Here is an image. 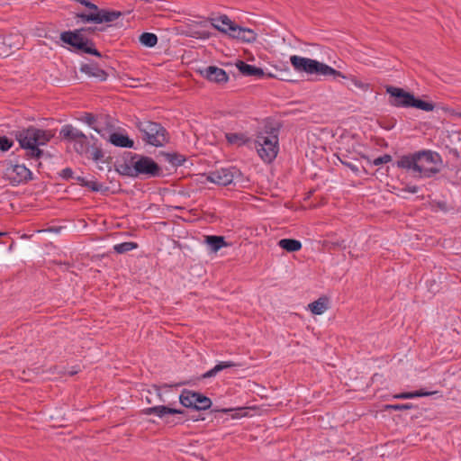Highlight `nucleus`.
Masks as SVG:
<instances>
[{"instance_id":"1","label":"nucleus","mask_w":461,"mask_h":461,"mask_svg":"<svg viewBox=\"0 0 461 461\" xmlns=\"http://www.w3.org/2000/svg\"><path fill=\"white\" fill-rule=\"evenodd\" d=\"M442 164L440 155L429 149L417 151L401 157L396 165L398 167L405 169L413 177L429 178L438 174Z\"/></svg>"},{"instance_id":"2","label":"nucleus","mask_w":461,"mask_h":461,"mask_svg":"<svg viewBox=\"0 0 461 461\" xmlns=\"http://www.w3.org/2000/svg\"><path fill=\"white\" fill-rule=\"evenodd\" d=\"M255 148L263 161L272 162L279 151L278 130L270 125H266L256 135Z\"/></svg>"},{"instance_id":"3","label":"nucleus","mask_w":461,"mask_h":461,"mask_svg":"<svg viewBox=\"0 0 461 461\" xmlns=\"http://www.w3.org/2000/svg\"><path fill=\"white\" fill-rule=\"evenodd\" d=\"M52 137L53 134L50 131L34 127L23 130L16 134L21 147L27 149L28 156L32 158H40L43 151L39 149V146L45 145Z\"/></svg>"},{"instance_id":"4","label":"nucleus","mask_w":461,"mask_h":461,"mask_svg":"<svg viewBox=\"0 0 461 461\" xmlns=\"http://www.w3.org/2000/svg\"><path fill=\"white\" fill-rule=\"evenodd\" d=\"M290 61L294 69L300 72L317 75H331L335 73V70L330 67L308 58L294 55L291 56Z\"/></svg>"},{"instance_id":"5","label":"nucleus","mask_w":461,"mask_h":461,"mask_svg":"<svg viewBox=\"0 0 461 461\" xmlns=\"http://www.w3.org/2000/svg\"><path fill=\"white\" fill-rule=\"evenodd\" d=\"M138 128L142 133V139L150 145L160 147L167 141L166 130L158 123L140 122Z\"/></svg>"},{"instance_id":"6","label":"nucleus","mask_w":461,"mask_h":461,"mask_svg":"<svg viewBox=\"0 0 461 461\" xmlns=\"http://www.w3.org/2000/svg\"><path fill=\"white\" fill-rule=\"evenodd\" d=\"M60 39L80 52L93 54L97 57L101 56L98 50L95 49L94 44L85 38L80 31L62 32Z\"/></svg>"},{"instance_id":"7","label":"nucleus","mask_w":461,"mask_h":461,"mask_svg":"<svg viewBox=\"0 0 461 461\" xmlns=\"http://www.w3.org/2000/svg\"><path fill=\"white\" fill-rule=\"evenodd\" d=\"M221 23L228 26V29H221L214 23L213 28L245 42H253L257 39V34L252 30L238 26L227 15H223Z\"/></svg>"},{"instance_id":"8","label":"nucleus","mask_w":461,"mask_h":461,"mask_svg":"<svg viewBox=\"0 0 461 461\" xmlns=\"http://www.w3.org/2000/svg\"><path fill=\"white\" fill-rule=\"evenodd\" d=\"M180 402L187 408H193L199 411H204L211 407L212 401L210 398L201 394L200 393L184 390L179 397Z\"/></svg>"},{"instance_id":"9","label":"nucleus","mask_w":461,"mask_h":461,"mask_svg":"<svg viewBox=\"0 0 461 461\" xmlns=\"http://www.w3.org/2000/svg\"><path fill=\"white\" fill-rule=\"evenodd\" d=\"M133 163L136 177L140 176L152 177L160 175L159 166L149 157L135 155L133 156Z\"/></svg>"},{"instance_id":"10","label":"nucleus","mask_w":461,"mask_h":461,"mask_svg":"<svg viewBox=\"0 0 461 461\" xmlns=\"http://www.w3.org/2000/svg\"><path fill=\"white\" fill-rule=\"evenodd\" d=\"M386 93L389 95V104L395 107L410 108L414 101V95L405 91L403 88L393 86H386Z\"/></svg>"},{"instance_id":"11","label":"nucleus","mask_w":461,"mask_h":461,"mask_svg":"<svg viewBox=\"0 0 461 461\" xmlns=\"http://www.w3.org/2000/svg\"><path fill=\"white\" fill-rule=\"evenodd\" d=\"M240 175V171L235 167L221 168L219 170L211 172L207 176V180L217 185H227Z\"/></svg>"},{"instance_id":"12","label":"nucleus","mask_w":461,"mask_h":461,"mask_svg":"<svg viewBox=\"0 0 461 461\" xmlns=\"http://www.w3.org/2000/svg\"><path fill=\"white\" fill-rule=\"evenodd\" d=\"M5 176L15 185L30 178L31 171L23 165H9L5 170Z\"/></svg>"},{"instance_id":"13","label":"nucleus","mask_w":461,"mask_h":461,"mask_svg":"<svg viewBox=\"0 0 461 461\" xmlns=\"http://www.w3.org/2000/svg\"><path fill=\"white\" fill-rule=\"evenodd\" d=\"M120 12L101 10L95 14H82L79 15L84 21L94 22L95 23H103L115 21L121 16Z\"/></svg>"},{"instance_id":"14","label":"nucleus","mask_w":461,"mask_h":461,"mask_svg":"<svg viewBox=\"0 0 461 461\" xmlns=\"http://www.w3.org/2000/svg\"><path fill=\"white\" fill-rule=\"evenodd\" d=\"M200 73L206 79L214 83H226L229 79L226 72L222 68L214 66L207 67L200 70Z\"/></svg>"},{"instance_id":"15","label":"nucleus","mask_w":461,"mask_h":461,"mask_svg":"<svg viewBox=\"0 0 461 461\" xmlns=\"http://www.w3.org/2000/svg\"><path fill=\"white\" fill-rule=\"evenodd\" d=\"M141 412L145 415L155 414L159 418H165L167 415L182 414L183 411L164 405H158L150 408H146L142 410Z\"/></svg>"},{"instance_id":"16","label":"nucleus","mask_w":461,"mask_h":461,"mask_svg":"<svg viewBox=\"0 0 461 461\" xmlns=\"http://www.w3.org/2000/svg\"><path fill=\"white\" fill-rule=\"evenodd\" d=\"M236 67L245 76L262 77L265 73L262 68L249 65L243 61H238Z\"/></svg>"},{"instance_id":"17","label":"nucleus","mask_w":461,"mask_h":461,"mask_svg":"<svg viewBox=\"0 0 461 461\" xmlns=\"http://www.w3.org/2000/svg\"><path fill=\"white\" fill-rule=\"evenodd\" d=\"M82 133L81 131L70 124L64 125L59 131V135L63 140L72 143L76 141Z\"/></svg>"},{"instance_id":"18","label":"nucleus","mask_w":461,"mask_h":461,"mask_svg":"<svg viewBox=\"0 0 461 461\" xmlns=\"http://www.w3.org/2000/svg\"><path fill=\"white\" fill-rule=\"evenodd\" d=\"M329 306V299L326 296H321L318 300L308 304V309L315 315L322 314Z\"/></svg>"},{"instance_id":"19","label":"nucleus","mask_w":461,"mask_h":461,"mask_svg":"<svg viewBox=\"0 0 461 461\" xmlns=\"http://www.w3.org/2000/svg\"><path fill=\"white\" fill-rule=\"evenodd\" d=\"M80 70L83 73H86V75H88L89 77H96L102 81L106 79V76H107L106 73L103 69L96 67L95 65H93V64L82 65Z\"/></svg>"},{"instance_id":"20","label":"nucleus","mask_w":461,"mask_h":461,"mask_svg":"<svg viewBox=\"0 0 461 461\" xmlns=\"http://www.w3.org/2000/svg\"><path fill=\"white\" fill-rule=\"evenodd\" d=\"M205 243L212 252H217L220 249L229 246L221 236H205Z\"/></svg>"},{"instance_id":"21","label":"nucleus","mask_w":461,"mask_h":461,"mask_svg":"<svg viewBox=\"0 0 461 461\" xmlns=\"http://www.w3.org/2000/svg\"><path fill=\"white\" fill-rule=\"evenodd\" d=\"M75 151L80 155L86 154L89 150V140L86 135L82 133L80 137L73 142Z\"/></svg>"},{"instance_id":"22","label":"nucleus","mask_w":461,"mask_h":461,"mask_svg":"<svg viewBox=\"0 0 461 461\" xmlns=\"http://www.w3.org/2000/svg\"><path fill=\"white\" fill-rule=\"evenodd\" d=\"M110 141L117 147L131 148L133 146V140H130L128 136L120 133L111 134Z\"/></svg>"},{"instance_id":"23","label":"nucleus","mask_w":461,"mask_h":461,"mask_svg":"<svg viewBox=\"0 0 461 461\" xmlns=\"http://www.w3.org/2000/svg\"><path fill=\"white\" fill-rule=\"evenodd\" d=\"M278 245L288 252L298 251L302 248L301 242L293 239H283L279 240Z\"/></svg>"},{"instance_id":"24","label":"nucleus","mask_w":461,"mask_h":461,"mask_svg":"<svg viewBox=\"0 0 461 461\" xmlns=\"http://www.w3.org/2000/svg\"><path fill=\"white\" fill-rule=\"evenodd\" d=\"M227 141L231 145L240 147L249 141V138L244 133H226Z\"/></svg>"},{"instance_id":"25","label":"nucleus","mask_w":461,"mask_h":461,"mask_svg":"<svg viewBox=\"0 0 461 461\" xmlns=\"http://www.w3.org/2000/svg\"><path fill=\"white\" fill-rule=\"evenodd\" d=\"M434 393H436V392H427V391H424L421 389V390H418L415 392L397 393V394H394L393 396V399H411V398H415V397L429 396V395H431Z\"/></svg>"},{"instance_id":"26","label":"nucleus","mask_w":461,"mask_h":461,"mask_svg":"<svg viewBox=\"0 0 461 461\" xmlns=\"http://www.w3.org/2000/svg\"><path fill=\"white\" fill-rule=\"evenodd\" d=\"M117 171L122 175L136 177V171L134 168L133 157H131L128 162L121 164L118 167Z\"/></svg>"},{"instance_id":"27","label":"nucleus","mask_w":461,"mask_h":461,"mask_svg":"<svg viewBox=\"0 0 461 461\" xmlns=\"http://www.w3.org/2000/svg\"><path fill=\"white\" fill-rule=\"evenodd\" d=\"M239 366L238 364H236L234 362H230V361L221 362L218 365H216L213 368H212L211 370L206 372L203 375V377L209 378V377L214 376L218 372H220L225 368L234 367V366Z\"/></svg>"},{"instance_id":"28","label":"nucleus","mask_w":461,"mask_h":461,"mask_svg":"<svg viewBox=\"0 0 461 461\" xmlns=\"http://www.w3.org/2000/svg\"><path fill=\"white\" fill-rule=\"evenodd\" d=\"M140 42L146 47L152 48L158 43V37L154 33L144 32L140 36Z\"/></svg>"},{"instance_id":"29","label":"nucleus","mask_w":461,"mask_h":461,"mask_svg":"<svg viewBox=\"0 0 461 461\" xmlns=\"http://www.w3.org/2000/svg\"><path fill=\"white\" fill-rule=\"evenodd\" d=\"M411 107L426 112H430L434 110L435 104L431 102H426L414 96V101Z\"/></svg>"},{"instance_id":"30","label":"nucleus","mask_w":461,"mask_h":461,"mask_svg":"<svg viewBox=\"0 0 461 461\" xmlns=\"http://www.w3.org/2000/svg\"><path fill=\"white\" fill-rule=\"evenodd\" d=\"M137 248H138V244L136 242L130 241V242H123V243L116 244L113 247V249L118 254H123L130 250L135 249Z\"/></svg>"},{"instance_id":"31","label":"nucleus","mask_w":461,"mask_h":461,"mask_svg":"<svg viewBox=\"0 0 461 461\" xmlns=\"http://www.w3.org/2000/svg\"><path fill=\"white\" fill-rule=\"evenodd\" d=\"M348 79H349L352 84L361 91L366 92L369 89V84L358 79L356 76H348Z\"/></svg>"},{"instance_id":"32","label":"nucleus","mask_w":461,"mask_h":461,"mask_svg":"<svg viewBox=\"0 0 461 461\" xmlns=\"http://www.w3.org/2000/svg\"><path fill=\"white\" fill-rule=\"evenodd\" d=\"M412 405L410 403L405 404H386L384 407V411L394 410V411H402L411 409Z\"/></svg>"},{"instance_id":"33","label":"nucleus","mask_w":461,"mask_h":461,"mask_svg":"<svg viewBox=\"0 0 461 461\" xmlns=\"http://www.w3.org/2000/svg\"><path fill=\"white\" fill-rule=\"evenodd\" d=\"M431 207L435 212H447L449 209L447 203L444 201H434L431 203Z\"/></svg>"},{"instance_id":"34","label":"nucleus","mask_w":461,"mask_h":461,"mask_svg":"<svg viewBox=\"0 0 461 461\" xmlns=\"http://www.w3.org/2000/svg\"><path fill=\"white\" fill-rule=\"evenodd\" d=\"M13 141L6 137H0V149L6 151L11 149Z\"/></svg>"},{"instance_id":"35","label":"nucleus","mask_w":461,"mask_h":461,"mask_svg":"<svg viewBox=\"0 0 461 461\" xmlns=\"http://www.w3.org/2000/svg\"><path fill=\"white\" fill-rule=\"evenodd\" d=\"M391 160H392V156L389 155V154H384L383 156H380V157L376 158L374 160V164L375 166H379V165H382V164H386V163L390 162Z\"/></svg>"},{"instance_id":"36","label":"nucleus","mask_w":461,"mask_h":461,"mask_svg":"<svg viewBox=\"0 0 461 461\" xmlns=\"http://www.w3.org/2000/svg\"><path fill=\"white\" fill-rule=\"evenodd\" d=\"M243 409H221L220 410V411L221 412H224V413H228V412H230V411H235V413L232 415V418L233 419H238V418H240V417H243L246 415V413L244 412H241Z\"/></svg>"},{"instance_id":"37","label":"nucleus","mask_w":461,"mask_h":461,"mask_svg":"<svg viewBox=\"0 0 461 461\" xmlns=\"http://www.w3.org/2000/svg\"><path fill=\"white\" fill-rule=\"evenodd\" d=\"M85 186L90 188L93 191H100L102 189V185L95 180H86Z\"/></svg>"},{"instance_id":"38","label":"nucleus","mask_w":461,"mask_h":461,"mask_svg":"<svg viewBox=\"0 0 461 461\" xmlns=\"http://www.w3.org/2000/svg\"><path fill=\"white\" fill-rule=\"evenodd\" d=\"M88 125H90L95 131H98L99 132V130L94 126V123L95 122V118L94 115L88 113L86 115L85 117V120H84Z\"/></svg>"},{"instance_id":"39","label":"nucleus","mask_w":461,"mask_h":461,"mask_svg":"<svg viewBox=\"0 0 461 461\" xmlns=\"http://www.w3.org/2000/svg\"><path fill=\"white\" fill-rule=\"evenodd\" d=\"M222 17H223V15L220 16L219 18L211 19L212 26L213 27V23H214V24H217L221 29H225V30L228 29V26L221 23Z\"/></svg>"},{"instance_id":"40","label":"nucleus","mask_w":461,"mask_h":461,"mask_svg":"<svg viewBox=\"0 0 461 461\" xmlns=\"http://www.w3.org/2000/svg\"><path fill=\"white\" fill-rule=\"evenodd\" d=\"M61 176L64 177V178H74L73 176V171L70 169V168H65L62 170V173H61Z\"/></svg>"},{"instance_id":"41","label":"nucleus","mask_w":461,"mask_h":461,"mask_svg":"<svg viewBox=\"0 0 461 461\" xmlns=\"http://www.w3.org/2000/svg\"><path fill=\"white\" fill-rule=\"evenodd\" d=\"M394 124L395 122H392V123H380V125L384 128L385 130H391L394 127Z\"/></svg>"},{"instance_id":"42","label":"nucleus","mask_w":461,"mask_h":461,"mask_svg":"<svg viewBox=\"0 0 461 461\" xmlns=\"http://www.w3.org/2000/svg\"><path fill=\"white\" fill-rule=\"evenodd\" d=\"M86 7L89 8L90 11L91 10L95 11V13L101 11L98 9V7L95 4H92V3H90V5H86Z\"/></svg>"},{"instance_id":"43","label":"nucleus","mask_w":461,"mask_h":461,"mask_svg":"<svg viewBox=\"0 0 461 461\" xmlns=\"http://www.w3.org/2000/svg\"><path fill=\"white\" fill-rule=\"evenodd\" d=\"M63 227L61 226H51V227H49L47 229H43L42 230H50V231H52V230H61Z\"/></svg>"},{"instance_id":"44","label":"nucleus","mask_w":461,"mask_h":461,"mask_svg":"<svg viewBox=\"0 0 461 461\" xmlns=\"http://www.w3.org/2000/svg\"><path fill=\"white\" fill-rule=\"evenodd\" d=\"M419 190V187L416 186V185H413V186H409L408 187V191L412 193V194H416Z\"/></svg>"},{"instance_id":"45","label":"nucleus","mask_w":461,"mask_h":461,"mask_svg":"<svg viewBox=\"0 0 461 461\" xmlns=\"http://www.w3.org/2000/svg\"><path fill=\"white\" fill-rule=\"evenodd\" d=\"M77 181H78L82 185H85L86 180L85 179V177H82V176H77V177H74Z\"/></svg>"},{"instance_id":"46","label":"nucleus","mask_w":461,"mask_h":461,"mask_svg":"<svg viewBox=\"0 0 461 461\" xmlns=\"http://www.w3.org/2000/svg\"><path fill=\"white\" fill-rule=\"evenodd\" d=\"M348 168H350L353 171H357V167L355 165L351 164L350 162H348Z\"/></svg>"},{"instance_id":"47","label":"nucleus","mask_w":461,"mask_h":461,"mask_svg":"<svg viewBox=\"0 0 461 461\" xmlns=\"http://www.w3.org/2000/svg\"><path fill=\"white\" fill-rule=\"evenodd\" d=\"M100 156H101V151L96 150L94 155V159H95V160L99 159Z\"/></svg>"},{"instance_id":"48","label":"nucleus","mask_w":461,"mask_h":461,"mask_svg":"<svg viewBox=\"0 0 461 461\" xmlns=\"http://www.w3.org/2000/svg\"><path fill=\"white\" fill-rule=\"evenodd\" d=\"M145 401L147 403H151V400H150L149 396H148V395L145 396Z\"/></svg>"},{"instance_id":"49","label":"nucleus","mask_w":461,"mask_h":461,"mask_svg":"<svg viewBox=\"0 0 461 461\" xmlns=\"http://www.w3.org/2000/svg\"><path fill=\"white\" fill-rule=\"evenodd\" d=\"M156 390H157L158 395L159 396V398H161L162 394L160 393L159 390L158 388H156Z\"/></svg>"},{"instance_id":"50","label":"nucleus","mask_w":461,"mask_h":461,"mask_svg":"<svg viewBox=\"0 0 461 461\" xmlns=\"http://www.w3.org/2000/svg\"><path fill=\"white\" fill-rule=\"evenodd\" d=\"M21 238H22V239H27V238H28V236H27L26 234H23V235H22V237H21Z\"/></svg>"},{"instance_id":"51","label":"nucleus","mask_w":461,"mask_h":461,"mask_svg":"<svg viewBox=\"0 0 461 461\" xmlns=\"http://www.w3.org/2000/svg\"><path fill=\"white\" fill-rule=\"evenodd\" d=\"M88 14H95V11L91 10Z\"/></svg>"},{"instance_id":"52","label":"nucleus","mask_w":461,"mask_h":461,"mask_svg":"<svg viewBox=\"0 0 461 461\" xmlns=\"http://www.w3.org/2000/svg\"><path fill=\"white\" fill-rule=\"evenodd\" d=\"M6 232H0V237L5 234Z\"/></svg>"}]
</instances>
